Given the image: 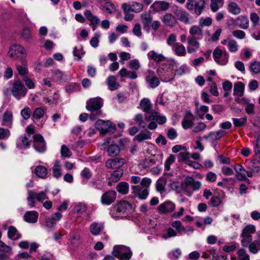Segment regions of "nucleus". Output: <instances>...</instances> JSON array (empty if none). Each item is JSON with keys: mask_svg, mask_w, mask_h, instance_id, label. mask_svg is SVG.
<instances>
[{"mask_svg": "<svg viewBox=\"0 0 260 260\" xmlns=\"http://www.w3.org/2000/svg\"><path fill=\"white\" fill-rule=\"evenodd\" d=\"M247 168L249 171H246L247 175L249 177H252L253 173H257L260 169V161L257 159L252 160L249 162Z\"/></svg>", "mask_w": 260, "mask_h": 260, "instance_id": "14", "label": "nucleus"}, {"mask_svg": "<svg viewBox=\"0 0 260 260\" xmlns=\"http://www.w3.org/2000/svg\"><path fill=\"white\" fill-rule=\"evenodd\" d=\"M238 260H249V255L244 249H240L237 252Z\"/></svg>", "mask_w": 260, "mask_h": 260, "instance_id": "44", "label": "nucleus"}, {"mask_svg": "<svg viewBox=\"0 0 260 260\" xmlns=\"http://www.w3.org/2000/svg\"><path fill=\"white\" fill-rule=\"evenodd\" d=\"M175 209V205L169 201L160 204L157 207L158 212L161 214L172 213L174 211Z\"/></svg>", "mask_w": 260, "mask_h": 260, "instance_id": "10", "label": "nucleus"}, {"mask_svg": "<svg viewBox=\"0 0 260 260\" xmlns=\"http://www.w3.org/2000/svg\"><path fill=\"white\" fill-rule=\"evenodd\" d=\"M118 74L121 77H126L131 79H135L137 78V74L135 72L128 71L125 68L121 69Z\"/></svg>", "mask_w": 260, "mask_h": 260, "instance_id": "29", "label": "nucleus"}, {"mask_svg": "<svg viewBox=\"0 0 260 260\" xmlns=\"http://www.w3.org/2000/svg\"><path fill=\"white\" fill-rule=\"evenodd\" d=\"M228 11L234 15H238L241 12V9L238 4L235 2H231L228 5Z\"/></svg>", "mask_w": 260, "mask_h": 260, "instance_id": "36", "label": "nucleus"}, {"mask_svg": "<svg viewBox=\"0 0 260 260\" xmlns=\"http://www.w3.org/2000/svg\"><path fill=\"white\" fill-rule=\"evenodd\" d=\"M44 111L41 108H36L33 114L32 117L36 119H39L42 118L44 115Z\"/></svg>", "mask_w": 260, "mask_h": 260, "instance_id": "48", "label": "nucleus"}, {"mask_svg": "<svg viewBox=\"0 0 260 260\" xmlns=\"http://www.w3.org/2000/svg\"><path fill=\"white\" fill-rule=\"evenodd\" d=\"M242 238V239L241 241L242 246L245 247H248L250 244L252 242V236Z\"/></svg>", "mask_w": 260, "mask_h": 260, "instance_id": "58", "label": "nucleus"}, {"mask_svg": "<svg viewBox=\"0 0 260 260\" xmlns=\"http://www.w3.org/2000/svg\"><path fill=\"white\" fill-rule=\"evenodd\" d=\"M134 120L138 124V125L140 128L146 127L147 123L144 119L143 116L142 114H137L134 118Z\"/></svg>", "mask_w": 260, "mask_h": 260, "instance_id": "39", "label": "nucleus"}, {"mask_svg": "<svg viewBox=\"0 0 260 260\" xmlns=\"http://www.w3.org/2000/svg\"><path fill=\"white\" fill-rule=\"evenodd\" d=\"M209 91L212 95L215 96H218L219 93L217 90V85L215 82H213L211 85Z\"/></svg>", "mask_w": 260, "mask_h": 260, "instance_id": "63", "label": "nucleus"}, {"mask_svg": "<svg viewBox=\"0 0 260 260\" xmlns=\"http://www.w3.org/2000/svg\"><path fill=\"white\" fill-rule=\"evenodd\" d=\"M149 76L145 78V80L149 82V86L152 88L156 87L160 83L159 79L156 76H154V73L153 71L149 70Z\"/></svg>", "mask_w": 260, "mask_h": 260, "instance_id": "20", "label": "nucleus"}, {"mask_svg": "<svg viewBox=\"0 0 260 260\" xmlns=\"http://www.w3.org/2000/svg\"><path fill=\"white\" fill-rule=\"evenodd\" d=\"M132 212V205L126 201H121L113 207L111 215L113 217H124L121 213L128 214Z\"/></svg>", "mask_w": 260, "mask_h": 260, "instance_id": "3", "label": "nucleus"}, {"mask_svg": "<svg viewBox=\"0 0 260 260\" xmlns=\"http://www.w3.org/2000/svg\"><path fill=\"white\" fill-rule=\"evenodd\" d=\"M34 147L39 152H44L46 150V143L41 134H36L33 136Z\"/></svg>", "mask_w": 260, "mask_h": 260, "instance_id": "9", "label": "nucleus"}, {"mask_svg": "<svg viewBox=\"0 0 260 260\" xmlns=\"http://www.w3.org/2000/svg\"><path fill=\"white\" fill-rule=\"evenodd\" d=\"M229 49L231 52H235L238 50V45L236 41L231 40L228 42Z\"/></svg>", "mask_w": 260, "mask_h": 260, "instance_id": "59", "label": "nucleus"}, {"mask_svg": "<svg viewBox=\"0 0 260 260\" xmlns=\"http://www.w3.org/2000/svg\"><path fill=\"white\" fill-rule=\"evenodd\" d=\"M27 89L24 85L20 81L15 82L12 88V94L17 99H19L21 97L25 96Z\"/></svg>", "mask_w": 260, "mask_h": 260, "instance_id": "7", "label": "nucleus"}, {"mask_svg": "<svg viewBox=\"0 0 260 260\" xmlns=\"http://www.w3.org/2000/svg\"><path fill=\"white\" fill-rule=\"evenodd\" d=\"M236 248L237 246L236 244H226L223 247L222 250L224 251L229 253L235 251Z\"/></svg>", "mask_w": 260, "mask_h": 260, "instance_id": "60", "label": "nucleus"}, {"mask_svg": "<svg viewBox=\"0 0 260 260\" xmlns=\"http://www.w3.org/2000/svg\"><path fill=\"white\" fill-rule=\"evenodd\" d=\"M231 21L233 23L239 26L242 29H246L248 27L249 20L246 16H240L236 19L232 18Z\"/></svg>", "mask_w": 260, "mask_h": 260, "instance_id": "19", "label": "nucleus"}, {"mask_svg": "<svg viewBox=\"0 0 260 260\" xmlns=\"http://www.w3.org/2000/svg\"><path fill=\"white\" fill-rule=\"evenodd\" d=\"M150 139L151 133L147 130H145L142 131L140 134L137 135L134 138V140H137L139 142H142L144 140Z\"/></svg>", "mask_w": 260, "mask_h": 260, "instance_id": "31", "label": "nucleus"}, {"mask_svg": "<svg viewBox=\"0 0 260 260\" xmlns=\"http://www.w3.org/2000/svg\"><path fill=\"white\" fill-rule=\"evenodd\" d=\"M104 226L102 224L96 222L92 223L90 226V231L93 235H98L103 229Z\"/></svg>", "mask_w": 260, "mask_h": 260, "instance_id": "35", "label": "nucleus"}, {"mask_svg": "<svg viewBox=\"0 0 260 260\" xmlns=\"http://www.w3.org/2000/svg\"><path fill=\"white\" fill-rule=\"evenodd\" d=\"M213 135H212V140L213 141L218 140L223 137L226 134L225 132L223 130L217 131L216 132H211Z\"/></svg>", "mask_w": 260, "mask_h": 260, "instance_id": "46", "label": "nucleus"}, {"mask_svg": "<svg viewBox=\"0 0 260 260\" xmlns=\"http://www.w3.org/2000/svg\"><path fill=\"white\" fill-rule=\"evenodd\" d=\"M60 152L62 157H70L72 155L71 151L65 145L61 146Z\"/></svg>", "mask_w": 260, "mask_h": 260, "instance_id": "51", "label": "nucleus"}, {"mask_svg": "<svg viewBox=\"0 0 260 260\" xmlns=\"http://www.w3.org/2000/svg\"><path fill=\"white\" fill-rule=\"evenodd\" d=\"M21 115L24 119H28L31 115L30 109L28 107H25L21 110Z\"/></svg>", "mask_w": 260, "mask_h": 260, "instance_id": "53", "label": "nucleus"}, {"mask_svg": "<svg viewBox=\"0 0 260 260\" xmlns=\"http://www.w3.org/2000/svg\"><path fill=\"white\" fill-rule=\"evenodd\" d=\"M39 213L36 211H27L24 215V220L28 223H36L38 220Z\"/></svg>", "mask_w": 260, "mask_h": 260, "instance_id": "21", "label": "nucleus"}, {"mask_svg": "<svg viewBox=\"0 0 260 260\" xmlns=\"http://www.w3.org/2000/svg\"><path fill=\"white\" fill-rule=\"evenodd\" d=\"M206 0L195 1L194 3H187L186 8L189 11H193L197 15H200L205 8Z\"/></svg>", "mask_w": 260, "mask_h": 260, "instance_id": "6", "label": "nucleus"}, {"mask_svg": "<svg viewBox=\"0 0 260 260\" xmlns=\"http://www.w3.org/2000/svg\"><path fill=\"white\" fill-rule=\"evenodd\" d=\"M173 50L176 54L179 56H184L186 53L185 47L179 43H176L174 44Z\"/></svg>", "mask_w": 260, "mask_h": 260, "instance_id": "30", "label": "nucleus"}, {"mask_svg": "<svg viewBox=\"0 0 260 260\" xmlns=\"http://www.w3.org/2000/svg\"><path fill=\"white\" fill-rule=\"evenodd\" d=\"M104 9L105 11L109 14H111L115 11L116 7L111 2H106L105 3L104 6Z\"/></svg>", "mask_w": 260, "mask_h": 260, "instance_id": "45", "label": "nucleus"}, {"mask_svg": "<svg viewBox=\"0 0 260 260\" xmlns=\"http://www.w3.org/2000/svg\"><path fill=\"white\" fill-rule=\"evenodd\" d=\"M174 14L177 19H178L181 22L186 24L189 23V14L185 11L181 9H176L174 11Z\"/></svg>", "mask_w": 260, "mask_h": 260, "instance_id": "17", "label": "nucleus"}, {"mask_svg": "<svg viewBox=\"0 0 260 260\" xmlns=\"http://www.w3.org/2000/svg\"><path fill=\"white\" fill-rule=\"evenodd\" d=\"M116 198V192L114 190H109L105 192L101 197V202L104 205H110Z\"/></svg>", "mask_w": 260, "mask_h": 260, "instance_id": "12", "label": "nucleus"}, {"mask_svg": "<svg viewBox=\"0 0 260 260\" xmlns=\"http://www.w3.org/2000/svg\"><path fill=\"white\" fill-rule=\"evenodd\" d=\"M189 33L192 35H202V29L197 26H193L189 29Z\"/></svg>", "mask_w": 260, "mask_h": 260, "instance_id": "55", "label": "nucleus"}, {"mask_svg": "<svg viewBox=\"0 0 260 260\" xmlns=\"http://www.w3.org/2000/svg\"><path fill=\"white\" fill-rule=\"evenodd\" d=\"M133 193L141 200H145L148 195L147 188L140 185L132 186Z\"/></svg>", "mask_w": 260, "mask_h": 260, "instance_id": "13", "label": "nucleus"}, {"mask_svg": "<svg viewBox=\"0 0 260 260\" xmlns=\"http://www.w3.org/2000/svg\"><path fill=\"white\" fill-rule=\"evenodd\" d=\"M46 191H41L37 193L33 190H28L27 198L28 205L30 207L35 206V199L39 202H42L44 200L47 199L48 196L46 194Z\"/></svg>", "mask_w": 260, "mask_h": 260, "instance_id": "5", "label": "nucleus"}, {"mask_svg": "<svg viewBox=\"0 0 260 260\" xmlns=\"http://www.w3.org/2000/svg\"><path fill=\"white\" fill-rule=\"evenodd\" d=\"M213 55L214 60L219 64L224 65L228 62V57L226 56V54H225V57L224 59L220 60V57L222 55V51L219 49L216 48L213 52Z\"/></svg>", "mask_w": 260, "mask_h": 260, "instance_id": "22", "label": "nucleus"}, {"mask_svg": "<svg viewBox=\"0 0 260 260\" xmlns=\"http://www.w3.org/2000/svg\"><path fill=\"white\" fill-rule=\"evenodd\" d=\"M116 190L118 192L125 194L128 191V185L125 182H120L116 186Z\"/></svg>", "mask_w": 260, "mask_h": 260, "instance_id": "38", "label": "nucleus"}, {"mask_svg": "<svg viewBox=\"0 0 260 260\" xmlns=\"http://www.w3.org/2000/svg\"><path fill=\"white\" fill-rule=\"evenodd\" d=\"M175 157L173 154H170L165 163V167L166 170L169 171L170 169V165L175 161Z\"/></svg>", "mask_w": 260, "mask_h": 260, "instance_id": "54", "label": "nucleus"}, {"mask_svg": "<svg viewBox=\"0 0 260 260\" xmlns=\"http://www.w3.org/2000/svg\"><path fill=\"white\" fill-rule=\"evenodd\" d=\"M95 127L102 134L109 133L115 128V126H112V123L110 121H104L101 119H99L96 121Z\"/></svg>", "mask_w": 260, "mask_h": 260, "instance_id": "8", "label": "nucleus"}, {"mask_svg": "<svg viewBox=\"0 0 260 260\" xmlns=\"http://www.w3.org/2000/svg\"><path fill=\"white\" fill-rule=\"evenodd\" d=\"M123 174V170L121 169H117L114 171L111 175V179L114 182L118 181Z\"/></svg>", "mask_w": 260, "mask_h": 260, "instance_id": "42", "label": "nucleus"}, {"mask_svg": "<svg viewBox=\"0 0 260 260\" xmlns=\"http://www.w3.org/2000/svg\"><path fill=\"white\" fill-rule=\"evenodd\" d=\"M210 204L213 207L218 206L221 203L220 198L218 196H213L210 200Z\"/></svg>", "mask_w": 260, "mask_h": 260, "instance_id": "61", "label": "nucleus"}, {"mask_svg": "<svg viewBox=\"0 0 260 260\" xmlns=\"http://www.w3.org/2000/svg\"><path fill=\"white\" fill-rule=\"evenodd\" d=\"M84 15L90 21V25L92 26V30H95L97 26L100 24V19L97 16L93 15L91 12L89 10L85 11Z\"/></svg>", "mask_w": 260, "mask_h": 260, "instance_id": "16", "label": "nucleus"}, {"mask_svg": "<svg viewBox=\"0 0 260 260\" xmlns=\"http://www.w3.org/2000/svg\"><path fill=\"white\" fill-rule=\"evenodd\" d=\"M171 225L176 229L178 234H180L182 232H185L186 231L185 227L182 225L181 222L179 220L172 222Z\"/></svg>", "mask_w": 260, "mask_h": 260, "instance_id": "43", "label": "nucleus"}, {"mask_svg": "<svg viewBox=\"0 0 260 260\" xmlns=\"http://www.w3.org/2000/svg\"><path fill=\"white\" fill-rule=\"evenodd\" d=\"M95 36L92 37L90 41V45L94 48L97 47L99 45V41L98 38L100 37V35L98 34V33H95Z\"/></svg>", "mask_w": 260, "mask_h": 260, "instance_id": "62", "label": "nucleus"}, {"mask_svg": "<svg viewBox=\"0 0 260 260\" xmlns=\"http://www.w3.org/2000/svg\"><path fill=\"white\" fill-rule=\"evenodd\" d=\"M140 106L142 111L145 113L151 114V111H154L152 110V104L147 98H144L141 101Z\"/></svg>", "mask_w": 260, "mask_h": 260, "instance_id": "25", "label": "nucleus"}, {"mask_svg": "<svg viewBox=\"0 0 260 260\" xmlns=\"http://www.w3.org/2000/svg\"><path fill=\"white\" fill-rule=\"evenodd\" d=\"M129 67L134 70H137L140 67L139 61L137 59H133L129 62Z\"/></svg>", "mask_w": 260, "mask_h": 260, "instance_id": "64", "label": "nucleus"}, {"mask_svg": "<svg viewBox=\"0 0 260 260\" xmlns=\"http://www.w3.org/2000/svg\"><path fill=\"white\" fill-rule=\"evenodd\" d=\"M112 254L114 256L121 260H128L132 255V252L130 249L123 245L114 246Z\"/></svg>", "mask_w": 260, "mask_h": 260, "instance_id": "4", "label": "nucleus"}, {"mask_svg": "<svg viewBox=\"0 0 260 260\" xmlns=\"http://www.w3.org/2000/svg\"><path fill=\"white\" fill-rule=\"evenodd\" d=\"M250 70L255 74H257L260 72V62L257 61H254L250 63Z\"/></svg>", "mask_w": 260, "mask_h": 260, "instance_id": "47", "label": "nucleus"}, {"mask_svg": "<svg viewBox=\"0 0 260 260\" xmlns=\"http://www.w3.org/2000/svg\"><path fill=\"white\" fill-rule=\"evenodd\" d=\"M152 6L158 10L166 11L169 8L170 4L165 1H156Z\"/></svg>", "mask_w": 260, "mask_h": 260, "instance_id": "34", "label": "nucleus"}, {"mask_svg": "<svg viewBox=\"0 0 260 260\" xmlns=\"http://www.w3.org/2000/svg\"><path fill=\"white\" fill-rule=\"evenodd\" d=\"M125 161L123 158L109 159L106 162V167L108 169H119L122 167Z\"/></svg>", "mask_w": 260, "mask_h": 260, "instance_id": "15", "label": "nucleus"}, {"mask_svg": "<svg viewBox=\"0 0 260 260\" xmlns=\"http://www.w3.org/2000/svg\"><path fill=\"white\" fill-rule=\"evenodd\" d=\"M143 8V5L142 4L135 3L132 5V11L135 13H139L141 12Z\"/></svg>", "mask_w": 260, "mask_h": 260, "instance_id": "57", "label": "nucleus"}, {"mask_svg": "<svg viewBox=\"0 0 260 260\" xmlns=\"http://www.w3.org/2000/svg\"><path fill=\"white\" fill-rule=\"evenodd\" d=\"M120 151L119 147L116 144H111L108 148V155L111 157L117 155Z\"/></svg>", "mask_w": 260, "mask_h": 260, "instance_id": "33", "label": "nucleus"}, {"mask_svg": "<svg viewBox=\"0 0 260 260\" xmlns=\"http://www.w3.org/2000/svg\"><path fill=\"white\" fill-rule=\"evenodd\" d=\"M53 176L55 178H58L61 175V168L59 165V161L56 160L52 168Z\"/></svg>", "mask_w": 260, "mask_h": 260, "instance_id": "41", "label": "nucleus"}, {"mask_svg": "<svg viewBox=\"0 0 260 260\" xmlns=\"http://www.w3.org/2000/svg\"><path fill=\"white\" fill-rule=\"evenodd\" d=\"M142 22L143 28L147 31H149L150 28V24L152 21V17L149 13H144L141 15Z\"/></svg>", "mask_w": 260, "mask_h": 260, "instance_id": "23", "label": "nucleus"}, {"mask_svg": "<svg viewBox=\"0 0 260 260\" xmlns=\"http://www.w3.org/2000/svg\"><path fill=\"white\" fill-rule=\"evenodd\" d=\"M202 184L200 181L195 180L193 177L190 176L186 177L181 183L182 190L189 197L191 196L193 191L199 190Z\"/></svg>", "mask_w": 260, "mask_h": 260, "instance_id": "2", "label": "nucleus"}, {"mask_svg": "<svg viewBox=\"0 0 260 260\" xmlns=\"http://www.w3.org/2000/svg\"><path fill=\"white\" fill-rule=\"evenodd\" d=\"M163 23L167 26L173 27L177 23V19L175 15L168 13L166 14L162 19Z\"/></svg>", "mask_w": 260, "mask_h": 260, "instance_id": "18", "label": "nucleus"}, {"mask_svg": "<svg viewBox=\"0 0 260 260\" xmlns=\"http://www.w3.org/2000/svg\"><path fill=\"white\" fill-rule=\"evenodd\" d=\"M246 121V117H243L241 118H233V123L236 127H240L244 125Z\"/></svg>", "mask_w": 260, "mask_h": 260, "instance_id": "49", "label": "nucleus"}, {"mask_svg": "<svg viewBox=\"0 0 260 260\" xmlns=\"http://www.w3.org/2000/svg\"><path fill=\"white\" fill-rule=\"evenodd\" d=\"M107 84L111 90H114L119 86V83L116 81V78L114 76H110L107 79Z\"/></svg>", "mask_w": 260, "mask_h": 260, "instance_id": "28", "label": "nucleus"}, {"mask_svg": "<svg viewBox=\"0 0 260 260\" xmlns=\"http://www.w3.org/2000/svg\"><path fill=\"white\" fill-rule=\"evenodd\" d=\"M56 223L51 217H46L44 223L45 227L48 229H51L53 228Z\"/></svg>", "mask_w": 260, "mask_h": 260, "instance_id": "52", "label": "nucleus"}, {"mask_svg": "<svg viewBox=\"0 0 260 260\" xmlns=\"http://www.w3.org/2000/svg\"><path fill=\"white\" fill-rule=\"evenodd\" d=\"M149 59L153 60L156 62H159L165 60L166 57L162 54H158L153 50L147 53Z\"/></svg>", "mask_w": 260, "mask_h": 260, "instance_id": "26", "label": "nucleus"}, {"mask_svg": "<svg viewBox=\"0 0 260 260\" xmlns=\"http://www.w3.org/2000/svg\"><path fill=\"white\" fill-rule=\"evenodd\" d=\"M248 249L250 253L256 254L260 250V240L252 241L249 245Z\"/></svg>", "mask_w": 260, "mask_h": 260, "instance_id": "32", "label": "nucleus"}, {"mask_svg": "<svg viewBox=\"0 0 260 260\" xmlns=\"http://www.w3.org/2000/svg\"><path fill=\"white\" fill-rule=\"evenodd\" d=\"M8 235L9 238L13 240H17L20 238L17 229L12 226L9 228Z\"/></svg>", "mask_w": 260, "mask_h": 260, "instance_id": "40", "label": "nucleus"}, {"mask_svg": "<svg viewBox=\"0 0 260 260\" xmlns=\"http://www.w3.org/2000/svg\"><path fill=\"white\" fill-rule=\"evenodd\" d=\"M24 48L19 45H12L9 51V55L13 58L22 57L24 54Z\"/></svg>", "mask_w": 260, "mask_h": 260, "instance_id": "11", "label": "nucleus"}, {"mask_svg": "<svg viewBox=\"0 0 260 260\" xmlns=\"http://www.w3.org/2000/svg\"><path fill=\"white\" fill-rule=\"evenodd\" d=\"M146 118H148V120H155L159 124H163L166 122V118L164 116L159 115L156 112L151 111V114L148 117L146 115Z\"/></svg>", "mask_w": 260, "mask_h": 260, "instance_id": "24", "label": "nucleus"}, {"mask_svg": "<svg viewBox=\"0 0 260 260\" xmlns=\"http://www.w3.org/2000/svg\"><path fill=\"white\" fill-rule=\"evenodd\" d=\"M244 84L241 82H237L234 84V95L239 97L244 94Z\"/></svg>", "mask_w": 260, "mask_h": 260, "instance_id": "27", "label": "nucleus"}, {"mask_svg": "<svg viewBox=\"0 0 260 260\" xmlns=\"http://www.w3.org/2000/svg\"><path fill=\"white\" fill-rule=\"evenodd\" d=\"M35 173L39 177L44 178L47 174V170L43 166H39L35 169Z\"/></svg>", "mask_w": 260, "mask_h": 260, "instance_id": "37", "label": "nucleus"}, {"mask_svg": "<svg viewBox=\"0 0 260 260\" xmlns=\"http://www.w3.org/2000/svg\"><path fill=\"white\" fill-rule=\"evenodd\" d=\"M188 44L189 46H194L197 49L200 47V43L195 37L192 36L187 38Z\"/></svg>", "mask_w": 260, "mask_h": 260, "instance_id": "50", "label": "nucleus"}, {"mask_svg": "<svg viewBox=\"0 0 260 260\" xmlns=\"http://www.w3.org/2000/svg\"><path fill=\"white\" fill-rule=\"evenodd\" d=\"M182 125L184 129H188L193 126V122L190 119L183 118L182 121Z\"/></svg>", "mask_w": 260, "mask_h": 260, "instance_id": "56", "label": "nucleus"}, {"mask_svg": "<svg viewBox=\"0 0 260 260\" xmlns=\"http://www.w3.org/2000/svg\"><path fill=\"white\" fill-rule=\"evenodd\" d=\"M103 106L102 99L100 98H93L90 99L86 102V109L90 111L89 118L94 120L101 115V108Z\"/></svg>", "mask_w": 260, "mask_h": 260, "instance_id": "1", "label": "nucleus"}]
</instances>
